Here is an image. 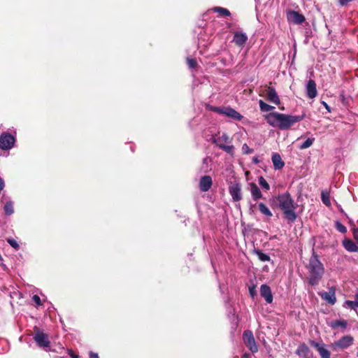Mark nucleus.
Returning <instances> with one entry per match:
<instances>
[{"mask_svg":"<svg viewBox=\"0 0 358 358\" xmlns=\"http://www.w3.org/2000/svg\"><path fill=\"white\" fill-rule=\"evenodd\" d=\"M212 10L214 13H220L222 16L228 17V16L231 15L230 11L228 9L222 8V7L216 6V7L213 8Z\"/></svg>","mask_w":358,"mask_h":358,"instance_id":"27","label":"nucleus"},{"mask_svg":"<svg viewBox=\"0 0 358 358\" xmlns=\"http://www.w3.org/2000/svg\"><path fill=\"white\" fill-rule=\"evenodd\" d=\"M206 109L237 121H241L243 118L240 113L230 106H214L207 104Z\"/></svg>","mask_w":358,"mask_h":358,"instance_id":"5","label":"nucleus"},{"mask_svg":"<svg viewBox=\"0 0 358 358\" xmlns=\"http://www.w3.org/2000/svg\"><path fill=\"white\" fill-rule=\"evenodd\" d=\"M253 253L255 255H256L258 257V259L261 261V262H270L271 261V257L268 255L267 254H265L262 252V250H259V249H255L253 250Z\"/></svg>","mask_w":358,"mask_h":358,"instance_id":"24","label":"nucleus"},{"mask_svg":"<svg viewBox=\"0 0 358 358\" xmlns=\"http://www.w3.org/2000/svg\"><path fill=\"white\" fill-rule=\"evenodd\" d=\"M357 357H358V352H357Z\"/></svg>","mask_w":358,"mask_h":358,"instance_id":"49","label":"nucleus"},{"mask_svg":"<svg viewBox=\"0 0 358 358\" xmlns=\"http://www.w3.org/2000/svg\"><path fill=\"white\" fill-rule=\"evenodd\" d=\"M310 349L305 343L300 344L296 350V354L303 358H308V355Z\"/></svg>","mask_w":358,"mask_h":358,"instance_id":"22","label":"nucleus"},{"mask_svg":"<svg viewBox=\"0 0 358 358\" xmlns=\"http://www.w3.org/2000/svg\"><path fill=\"white\" fill-rule=\"evenodd\" d=\"M335 288L331 287L329 292H323L320 294L322 299L328 302L331 305H334L336 301Z\"/></svg>","mask_w":358,"mask_h":358,"instance_id":"14","label":"nucleus"},{"mask_svg":"<svg viewBox=\"0 0 358 358\" xmlns=\"http://www.w3.org/2000/svg\"><path fill=\"white\" fill-rule=\"evenodd\" d=\"M307 96L310 99H313L317 96V91L316 88V83L313 80L310 79L306 86Z\"/></svg>","mask_w":358,"mask_h":358,"instance_id":"18","label":"nucleus"},{"mask_svg":"<svg viewBox=\"0 0 358 358\" xmlns=\"http://www.w3.org/2000/svg\"><path fill=\"white\" fill-rule=\"evenodd\" d=\"M32 300H33V301L36 304V306H41V305H42V303H41V299H40V297H39L38 295L34 294V295L32 296Z\"/></svg>","mask_w":358,"mask_h":358,"instance_id":"37","label":"nucleus"},{"mask_svg":"<svg viewBox=\"0 0 358 358\" xmlns=\"http://www.w3.org/2000/svg\"><path fill=\"white\" fill-rule=\"evenodd\" d=\"M354 338L350 335H346L342 336L338 341L331 343L329 348L331 351L338 352L348 349L349 347L353 345Z\"/></svg>","mask_w":358,"mask_h":358,"instance_id":"6","label":"nucleus"},{"mask_svg":"<svg viewBox=\"0 0 358 358\" xmlns=\"http://www.w3.org/2000/svg\"><path fill=\"white\" fill-rule=\"evenodd\" d=\"M4 187H5L4 180L1 178H0V192L3 190Z\"/></svg>","mask_w":358,"mask_h":358,"instance_id":"41","label":"nucleus"},{"mask_svg":"<svg viewBox=\"0 0 358 358\" xmlns=\"http://www.w3.org/2000/svg\"><path fill=\"white\" fill-rule=\"evenodd\" d=\"M187 62L189 69H194L197 65L196 61L194 59L187 58Z\"/></svg>","mask_w":358,"mask_h":358,"instance_id":"35","label":"nucleus"},{"mask_svg":"<svg viewBox=\"0 0 358 358\" xmlns=\"http://www.w3.org/2000/svg\"><path fill=\"white\" fill-rule=\"evenodd\" d=\"M248 40L245 33L242 31H236L234 33L233 42L238 47L243 48Z\"/></svg>","mask_w":358,"mask_h":358,"instance_id":"12","label":"nucleus"},{"mask_svg":"<svg viewBox=\"0 0 358 358\" xmlns=\"http://www.w3.org/2000/svg\"><path fill=\"white\" fill-rule=\"evenodd\" d=\"M345 307L349 308L350 309L356 310L358 308V301H345Z\"/></svg>","mask_w":358,"mask_h":358,"instance_id":"31","label":"nucleus"},{"mask_svg":"<svg viewBox=\"0 0 358 358\" xmlns=\"http://www.w3.org/2000/svg\"><path fill=\"white\" fill-rule=\"evenodd\" d=\"M250 356V355L249 354H246V353H245V354H244V355H243V358H248Z\"/></svg>","mask_w":358,"mask_h":358,"instance_id":"46","label":"nucleus"},{"mask_svg":"<svg viewBox=\"0 0 358 358\" xmlns=\"http://www.w3.org/2000/svg\"><path fill=\"white\" fill-rule=\"evenodd\" d=\"M310 344L313 348L317 350L321 358H330V352L327 348V345L324 343H318L315 341H311Z\"/></svg>","mask_w":358,"mask_h":358,"instance_id":"10","label":"nucleus"},{"mask_svg":"<svg viewBox=\"0 0 358 358\" xmlns=\"http://www.w3.org/2000/svg\"><path fill=\"white\" fill-rule=\"evenodd\" d=\"M258 207H259V210L262 214L264 215L265 216H266L268 217H271L273 216L272 212L264 203H262V202L259 203L258 204Z\"/></svg>","mask_w":358,"mask_h":358,"instance_id":"25","label":"nucleus"},{"mask_svg":"<svg viewBox=\"0 0 358 358\" xmlns=\"http://www.w3.org/2000/svg\"><path fill=\"white\" fill-rule=\"evenodd\" d=\"M306 268L308 273L307 280L309 285L311 286L318 285L324 275V267L315 252H313Z\"/></svg>","mask_w":358,"mask_h":358,"instance_id":"2","label":"nucleus"},{"mask_svg":"<svg viewBox=\"0 0 358 358\" xmlns=\"http://www.w3.org/2000/svg\"><path fill=\"white\" fill-rule=\"evenodd\" d=\"M321 199L324 204L327 206H329L331 205V202L329 200V195L328 193L322 192Z\"/></svg>","mask_w":358,"mask_h":358,"instance_id":"32","label":"nucleus"},{"mask_svg":"<svg viewBox=\"0 0 358 358\" xmlns=\"http://www.w3.org/2000/svg\"><path fill=\"white\" fill-rule=\"evenodd\" d=\"M353 236L354 238L358 241V228L353 229Z\"/></svg>","mask_w":358,"mask_h":358,"instance_id":"39","label":"nucleus"},{"mask_svg":"<svg viewBox=\"0 0 358 358\" xmlns=\"http://www.w3.org/2000/svg\"><path fill=\"white\" fill-rule=\"evenodd\" d=\"M229 193L234 201H238L242 199L241 188L238 183H236L229 186Z\"/></svg>","mask_w":358,"mask_h":358,"instance_id":"17","label":"nucleus"},{"mask_svg":"<svg viewBox=\"0 0 358 358\" xmlns=\"http://www.w3.org/2000/svg\"><path fill=\"white\" fill-rule=\"evenodd\" d=\"M15 142V137L8 132H3L0 135V148L1 150H10L14 146Z\"/></svg>","mask_w":358,"mask_h":358,"instance_id":"7","label":"nucleus"},{"mask_svg":"<svg viewBox=\"0 0 358 358\" xmlns=\"http://www.w3.org/2000/svg\"><path fill=\"white\" fill-rule=\"evenodd\" d=\"M69 355L71 356V358H77L78 356L76 355H75L72 350L70 351L69 352Z\"/></svg>","mask_w":358,"mask_h":358,"instance_id":"45","label":"nucleus"},{"mask_svg":"<svg viewBox=\"0 0 358 358\" xmlns=\"http://www.w3.org/2000/svg\"><path fill=\"white\" fill-rule=\"evenodd\" d=\"M314 141H315V138H313V137L308 138L301 145H300L299 148L301 150H304L308 148H310L313 145Z\"/></svg>","mask_w":358,"mask_h":358,"instance_id":"29","label":"nucleus"},{"mask_svg":"<svg viewBox=\"0 0 358 358\" xmlns=\"http://www.w3.org/2000/svg\"><path fill=\"white\" fill-rule=\"evenodd\" d=\"M279 208L282 211L285 217L291 222H294L297 217L296 210L298 205L294 202L289 192L280 194L276 196Z\"/></svg>","mask_w":358,"mask_h":358,"instance_id":"3","label":"nucleus"},{"mask_svg":"<svg viewBox=\"0 0 358 358\" xmlns=\"http://www.w3.org/2000/svg\"><path fill=\"white\" fill-rule=\"evenodd\" d=\"M271 160L275 169H281L285 166V163L278 153H273L271 157Z\"/></svg>","mask_w":358,"mask_h":358,"instance_id":"19","label":"nucleus"},{"mask_svg":"<svg viewBox=\"0 0 358 358\" xmlns=\"http://www.w3.org/2000/svg\"><path fill=\"white\" fill-rule=\"evenodd\" d=\"M3 210L6 215H11L14 213L13 202L12 201H8L6 202Z\"/></svg>","mask_w":358,"mask_h":358,"instance_id":"26","label":"nucleus"},{"mask_svg":"<svg viewBox=\"0 0 358 358\" xmlns=\"http://www.w3.org/2000/svg\"><path fill=\"white\" fill-rule=\"evenodd\" d=\"M7 242L15 250H19L20 245H19L18 243L17 242V241H15V239H13L12 238H7Z\"/></svg>","mask_w":358,"mask_h":358,"instance_id":"33","label":"nucleus"},{"mask_svg":"<svg viewBox=\"0 0 358 358\" xmlns=\"http://www.w3.org/2000/svg\"><path fill=\"white\" fill-rule=\"evenodd\" d=\"M306 113L299 115H292L278 112H271L264 116L266 122L273 127L280 130H288L292 126L303 120Z\"/></svg>","mask_w":358,"mask_h":358,"instance_id":"1","label":"nucleus"},{"mask_svg":"<svg viewBox=\"0 0 358 358\" xmlns=\"http://www.w3.org/2000/svg\"><path fill=\"white\" fill-rule=\"evenodd\" d=\"M287 20L295 24H301L305 22L304 15L295 10H289L287 14Z\"/></svg>","mask_w":358,"mask_h":358,"instance_id":"11","label":"nucleus"},{"mask_svg":"<svg viewBox=\"0 0 358 358\" xmlns=\"http://www.w3.org/2000/svg\"><path fill=\"white\" fill-rule=\"evenodd\" d=\"M336 228L339 232L342 234L347 232V228L338 221L336 222Z\"/></svg>","mask_w":358,"mask_h":358,"instance_id":"34","label":"nucleus"},{"mask_svg":"<svg viewBox=\"0 0 358 358\" xmlns=\"http://www.w3.org/2000/svg\"><path fill=\"white\" fill-rule=\"evenodd\" d=\"M213 185V180L210 176H203L199 180V189L201 192L208 191Z\"/></svg>","mask_w":358,"mask_h":358,"instance_id":"15","label":"nucleus"},{"mask_svg":"<svg viewBox=\"0 0 358 358\" xmlns=\"http://www.w3.org/2000/svg\"><path fill=\"white\" fill-rule=\"evenodd\" d=\"M243 340L245 345L249 348L252 352H257L258 347L255 340L253 334L250 330H245L243 334Z\"/></svg>","mask_w":358,"mask_h":358,"instance_id":"9","label":"nucleus"},{"mask_svg":"<svg viewBox=\"0 0 358 358\" xmlns=\"http://www.w3.org/2000/svg\"><path fill=\"white\" fill-rule=\"evenodd\" d=\"M90 358H99L97 353L93 352H90Z\"/></svg>","mask_w":358,"mask_h":358,"instance_id":"42","label":"nucleus"},{"mask_svg":"<svg viewBox=\"0 0 358 358\" xmlns=\"http://www.w3.org/2000/svg\"><path fill=\"white\" fill-rule=\"evenodd\" d=\"M322 103L329 112H331L330 106L325 101H322Z\"/></svg>","mask_w":358,"mask_h":358,"instance_id":"43","label":"nucleus"},{"mask_svg":"<svg viewBox=\"0 0 358 358\" xmlns=\"http://www.w3.org/2000/svg\"><path fill=\"white\" fill-rule=\"evenodd\" d=\"M242 151L243 154L248 155L252 153L253 150L246 143H244L242 146Z\"/></svg>","mask_w":358,"mask_h":358,"instance_id":"36","label":"nucleus"},{"mask_svg":"<svg viewBox=\"0 0 358 358\" xmlns=\"http://www.w3.org/2000/svg\"><path fill=\"white\" fill-rule=\"evenodd\" d=\"M3 260V257L1 256V255L0 254V261H2Z\"/></svg>","mask_w":358,"mask_h":358,"instance_id":"47","label":"nucleus"},{"mask_svg":"<svg viewBox=\"0 0 358 358\" xmlns=\"http://www.w3.org/2000/svg\"><path fill=\"white\" fill-rule=\"evenodd\" d=\"M249 293H250V295L254 298L255 296L257 294V292H256V289H255V286H250L249 287Z\"/></svg>","mask_w":358,"mask_h":358,"instance_id":"38","label":"nucleus"},{"mask_svg":"<svg viewBox=\"0 0 358 358\" xmlns=\"http://www.w3.org/2000/svg\"><path fill=\"white\" fill-rule=\"evenodd\" d=\"M267 100L276 105L280 103V99L275 89L272 87H268L265 90Z\"/></svg>","mask_w":358,"mask_h":358,"instance_id":"16","label":"nucleus"},{"mask_svg":"<svg viewBox=\"0 0 358 358\" xmlns=\"http://www.w3.org/2000/svg\"><path fill=\"white\" fill-rule=\"evenodd\" d=\"M353 0H339V3L341 5V6H345L347 5L349 2H351Z\"/></svg>","mask_w":358,"mask_h":358,"instance_id":"40","label":"nucleus"},{"mask_svg":"<svg viewBox=\"0 0 358 358\" xmlns=\"http://www.w3.org/2000/svg\"><path fill=\"white\" fill-rule=\"evenodd\" d=\"M211 141L217 147L231 156L234 155L235 148L232 145V139L226 134L212 136Z\"/></svg>","mask_w":358,"mask_h":358,"instance_id":"4","label":"nucleus"},{"mask_svg":"<svg viewBox=\"0 0 358 358\" xmlns=\"http://www.w3.org/2000/svg\"><path fill=\"white\" fill-rule=\"evenodd\" d=\"M260 110L264 112H268L273 110L275 107L265 103L263 100L259 101Z\"/></svg>","mask_w":358,"mask_h":358,"instance_id":"28","label":"nucleus"},{"mask_svg":"<svg viewBox=\"0 0 358 358\" xmlns=\"http://www.w3.org/2000/svg\"><path fill=\"white\" fill-rule=\"evenodd\" d=\"M355 297H356V299H358V293H357V294H356Z\"/></svg>","mask_w":358,"mask_h":358,"instance_id":"48","label":"nucleus"},{"mask_svg":"<svg viewBox=\"0 0 358 358\" xmlns=\"http://www.w3.org/2000/svg\"><path fill=\"white\" fill-rule=\"evenodd\" d=\"M250 192L253 200L255 201L262 198V193L259 188L255 183H251L250 185Z\"/></svg>","mask_w":358,"mask_h":358,"instance_id":"20","label":"nucleus"},{"mask_svg":"<svg viewBox=\"0 0 358 358\" xmlns=\"http://www.w3.org/2000/svg\"><path fill=\"white\" fill-rule=\"evenodd\" d=\"M258 181H259V185L261 186V187L262 189H264L266 190L270 189L269 184L266 182V180L264 179V178L263 176L259 177Z\"/></svg>","mask_w":358,"mask_h":358,"instance_id":"30","label":"nucleus"},{"mask_svg":"<svg viewBox=\"0 0 358 358\" xmlns=\"http://www.w3.org/2000/svg\"><path fill=\"white\" fill-rule=\"evenodd\" d=\"M329 325L334 329L341 328L343 330H345L348 327V322L345 320H334L331 321Z\"/></svg>","mask_w":358,"mask_h":358,"instance_id":"23","label":"nucleus"},{"mask_svg":"<svg viewBox=\"0 0 358 358\" xmlns=\"http://www.w3.org/2000/svg\"><path fill=\"white\" fill-rule=\"evenodd\" d=\"M343 245L346 250L350 252H358V246L350 239H345L343 241Z\"/></svg>","mask_w":358,"mask_h":358,"instance_id":"21","label":"nucleus"},{"mask_svg":"<svg viewBox=\"0 0 358 358\" xmlns=\"http://www.w3.org/2000/svg\"><path fill=\"white\" fill-rule=\"evenodd\" d=\"M260 294L265 299L267 303L273 302V294L270 287L266 284L262 285L260 287Z\"/></svg>","mask_w":358,"mask_h":358,"instance_id":"13","label":"nucleus"},{"mask_svg":"<svg viewBox=\"0 0 358 358\" xmlns=\"http://www.w3.org/2000/svg\"><path fill=\"white\" fill-rule=\"evenodd\" d=\"M34 331L35 334L34 335L33 339L37 343L38 346L43 348H49L50 342L48 335L41 332L36 327L34 328Z\"/></svg>","mask_w":358,"mask_h":358,"instance_id":"8","label":"nucleus"},{"mask_svg":"<svg viewBox=\"0 0 358 358\" xmlns=\"http://www.w3.org/2000/svg\"><path fill=\"white\" fill-rule=\"evenodd\" d=\"M252 162L254 164H257L258 163H259V160L258 157H254L252 158Z\"/></svg>","mask_w":358,"mask_h":358,"instance_id":"44","label":"nucleus"}]
</instances>
